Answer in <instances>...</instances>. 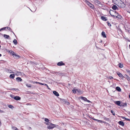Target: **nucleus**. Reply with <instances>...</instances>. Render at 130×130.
<instances>
[{"label":"nucleus","mask_w":130,"mask_h":130,"mask_svg":"<svg viewBox=\"0 0 130 130\" xmlns=\"http://www.w3.org/2000/svg\"><path fill=\"white\" fill-rule=\"evenodd\" d=\"M118 2V4L117 5L121 8H124L125 7V5L121 0H116Z\"/></svg>","instance_id":"1"},{"label":"nucleus","mask_w":130,"mask_h":130,"mask_svg":"<svg viewBox=\"0 0 130 130\" xmlns=\"http://www.w3.org/2000/svg\"><path fill=\"white\" fill-rule=\"evenodd\" d=\"M47 126V128L49 129H51L53 128L54 127H56V124H54L52 123H50Z\"/></svg>","instance_id":"2"},{"label":"nucleus","mask_w":130,"mask_h":130,"mask_svg":"<svg viewBox=\"0 0 130 130\" xmlns=\"http://www.w3.org/2000/svg\"><path fill=\"white\" fill-rule=\"evenodd\" d=\"M86 4L88 5L92 9H94V6L92 4L90 3L89 2H88L87 1H86Z\"/></svg>","instance_id":"3"},{"label":"nucleus","mask_w":130,"mask_h":130,"mask_svg":"<svg viewBox=\"0 0 130 130\" xmlns=\"http://www.w3.org/2000/svg\"><path fill=\"white\" fill-rule=\"evenodd\" d=\"M10 54L13 56H14V57L16 58H19V57L18 55H17L13 51H11Z\"/></svg>","instance_id":"4"},{"label":"nucleus","mask_w":130,"mask_h":130,"mask_svg":"<svg viewBox=\"0 0 130 130\" xmlns=\"http://www.w3.org/2000/svg\"><path fill=\"white\" fill-rule=\"evenodd\" d=\"M117 74L119 77L122 78H124V76L122 75L121 73L119 72H117Z\"/></svg>","instance_id":"5"},{"label":"nucleus","mask_w":130,"mask_h":130,"mask_svg":"<svg viewBox=\"0 0 130 130\" xmlns=\"http://www.w3.org/2000/svg\"><path fill=\"white\" fill-rule=\"evenodd\" d=\"M115 103L117 104V105L121 106V102L120 101H115L114 102Z\"/></svg>","instance_id":"6"},{"label":"nucleus","mask_w":130,"mask_h":130,"mask_svg":"<svg viewBox=\"0 0 130 130\" xmlns=\"http://www.w3.org/2000/svg\"><path fill=\"white\" fill-rule=\"evenodd\" d=\"M57 65L58 66H62V65H65V64L63 63L62 61H61L58 62L57 64Z\"/></svg>","instance_id":"7"},{"label":"nucleus","mask_w":130,"mask_h":130,"mask_svg":"<svg viewBox=\"0 0 130 130\" xmlns=\"http://www.w3.org/2000/svg\"><path fill=\"white\" fill-rule=\"evenodd\" d=\"M101 18V19L104 21H106L107 20V18L106 17L102 16Z\"/></svg>","instance_id":"8"},{"label":"nucleus","mask_w":130,"mask_h":130,"mask_svg":"<svg viewBox=\"0 0 130 130\" xmlns=\"http://www.w3.org/2000/svg\"><path fill=\"white\" fill-rule=\"evenodd\" d=\"M116 13L117 14H118L117 15H115V17L116 18H118L119 19H121L122 17L120 15H119L118 13H116V12H115V13Z\"/></svg>","instance_id":"9"},{"label":"nucleus","mask_w":130,"mask_h":130,"mask_svg":"<svg viewBox=\"0 0 130 130\" xmlns=\"http://www.w3.org/2000/svg\"><path fill=\"white\" fill-rule=\"evenodd\" d=\"M14 99L16 100H19L21 99V98L18 96H15Z\"/></svg>","instance_id":"10"},{"label":"nucleus","mask_w":130,"mask_h":130,"mask_svg":"<svg viewBox=\"0 0 130 130\" xmlns=\"http://www.w3.org/2000/svg\"><path fill=\"white\" fill-rule=\"evenodd\" d=\"M112 8L114 10H116L118 9L117 7L115 5H113Z\"/></svg>","instance_id":"11"},{"label":"nucleus","mask_w":130,"mask_h":130,"mask_svg":"<svg viewBox=\"0 0 130 130\" xmlns=\"http://www.w3.org/2000/svg\"><path fill=\"white\" fill-rule=\"evenodd\" d=\"M53 93L57 96H59V94L58 93L55 91H54L53 92Z\"/></svg>","instance_id":"12"},{"label":"nucleus","mask_w":130,"mask_h":130,"mask_svg":"<svg viewBox=\"0 0 130 130\" xmlns=\"http://www.w3.org/2000/svg\"><path fill=\"white\" fill-rule=\"evenodd\" d=\"M6 71L7 72L9 73H14V72H11V70H10V69H6Z\"/></svg>","instance_id":"13"},{"label":"nucleus","mask_w":130,"mask_h":130,"mask_svg":"<svg viewBox=\"0 0 130 130\" xmlns=\"http://www.w3.org/2000/svg\"><path fill=\"white\" fill-rule=\"evenodd\" d=\"M119 124L120 125L122 126H123L124 125V122L121 121H120L118 122Z\"/></svg>","instance_id":"14"},{"label":"nucleus","mask_w":130,"mask_h":130,"mask_svg":"<svg viewBox=\"0 0 130 130\" xmlns=\"http://www.w3.org/2000/svg\"><path fill=\"white\" fill-rule=\"evenodd\" d=\"M16 80L18 81V82H21L22 81V79L20 78L19 77H18L16 78Z\"/></svg>","instance_id":"15"},{"label":"nucleus","mask_w":130,"mask_h":130,"mask_svg":"<svg viewBox=\"0 0 130 130\" xmlns=\"http://www.w3.org/2000/svg\"><path fill=\"white\" fill-rule=\"evenodd\" d=\"M125 76L128 81H130V78L129 77L126 75H125Z\"/></svg>","instance_id":"16"},{"label":"nucleus","mask_w":130,"mask_h":130,"mask_svg":"<svg viewBox=\"0 0 130 130\" xmlns=\"http://www.w3.org/2000/svg\"><path fill=\"white\" fill-rule=\"evenodd\" d=\"M80 99L83 100H84L85 101H86L87 100V98L85 97L82 96L80 97Z\"/></svg>","instance_id":"17"},{"label":"nucleus","mask_w":130,"mask_h":130,"mask_svg":"<svg viewBox=\"0 0 130 130\" xmlns=\"http://www.w3.org/2000/svg\"><path fill=\"white\" fill-rule=\"evenodd\" d=\"M127 104L126 103H121V106H123L124 107L127 106Z\"/></svg>","instance_id":"18"},{"label":"nucleus","mask_w":130,"mask_h":130,"mask_svg":"<svg viewBox=\"0 0 130 130\" xmlns=\"http://www.w3.org/2000/svg\"><path fill=\"white\" fill-rule=\"evenodd\" d=\"M102 36L104 38H106V36L105 35V32L104 31H103L102 33Z\"/></svg>","instance_id":"19"},{"label":"nucleus","mask_w":130,"mask_h":130,"mask_svg":"<svg viewBox=\"0 0 130 130\" xmlns=\"http://www.w3.org/2000/svg\"><path fill=\"white\" fill-rule=\"evenodd\" d=\"M121 117L122 119H125V120L126 121H130V120L128 118H126L125 117H123V116H121Z\"/></svg>","instance_id":"20"},{"label":"nucleus","mask_w":130,"mask_h":130,"mask_svg":"<svg viewBox=\"0 0 130 130\" xmlns=\"http://www.w3.org/2000/svg\"><path fill=\"white\" fill-rule=\"evenodd\" d=\"M116 90L120 92L121 91V89L118 86L116 87Z\"/></svg>","instance_id":"21"},{"label":"nucleus","mask_w":130,"mask_h":130,"mask_svg":"<svg viewBox=\"0 0 130 130\" xmlns=\"http://www.w3.org/2000/svg\"><path fill=\"white\" fill-rule=\"evenodd\" d=\"M76 91L80 94H82L83 93L82 91H80L79 89H76Z\"/></svg>","instance_id":"22"},{"label":"nucleus","mask_w":130,"mask_h":130,"mask_svg":"<svg viewBox=\"0 0 130 130\" xmlns=\"http://www.w3.org/2000/svg\"><path fill=\"white\" fill-rule=\"evenodd\" d=\"M15 76L14 74H10V78H11L12 79L14 78Z\"/></svg>","instance_id":"23"},{"label":"nucleus","mask_w":130,"mask_h":130,"mask_svg":"<svg viewBox=\"0 0 130 130\" xmlns=\"http://www.w3.org/2000/svg\"><path fill=\"white\" fill-rule=\"evenodd\" d=\"M4 36L6 39H8L9 37V35L5 34L4 35Z\"/></svg>","instance_id":"24"},{"label":"nucleus","mask_w":130,"mask_h":130,"mask_svg":"<svg viewBox=\"0 0 130 130\" xmlns=\"http://www.w3.org/2000/svg\"><path fill=\"white\" fill-rule=\"evenodd\" d=\"M95 2H96L97 4H101V2H100L98 0H95L94 1Z\"/></svg>","instance_id":"25"},{"label":"nucleus","mask_w":130,"mask_h":130,"mask_svg":"<svg viewBox=\"0 0 130 130\" xmlns=\"http://www.w3.org/2000/svg\"><path fill=\"white\" fill-rule=\"evenodd\" d=\"M45 121L46 122H48V123H47V125H49V124H50V123L49 122V120L47 118H45Z\"/></svg>","instance_id":"26"},{"label":"nucleus","mask_w":130,"mask_h":130,"mask_svg":"<svg viewBox=\"0 0 130 130\" xmlns=\"http://www.w3.org/2000/svg\"><path fill=\"white\" fill-rule=\"evenodd\" d=\"M13 42L15 45L17 44V40L15 39H14V40L13 41Z\"/></svg>","instance_id":"27"},{"label":"nucleus","mask_w":130,"mask_h":130,"mask_svg":"<svg viewBox=\"0 0 130 130\" xmlns=\"http://www.w3.org/2000/svg\"><path fill=\"white\" fill-rule=\"evenodd\" d=\"M26 85L27 87H31V85L30 84L27 83L26 84Z\"/></svg>","instance_id":"28"},{"label":"nucleus","mask_w":130,"mask_h":130,"mask_svg":"<svg viewBox=\"0 0 130 130\" xmlns=\"http://www.w3.org/2000/svg\"><path fill=\"white\" fill-rule=\"evenodd\" d=\"M119 67L120 68H122L123 67V64H121L120 63H119Z\"/></svg>","instance_id":"29"},{"label":"nucleus","mask_w":130,"mask_h":130,"mask_svg":"<svg viewBox=\"0 0 130 130\" xmlns=\"http://www.w3.org/2000/svg\"><path fill=\"white\" fill-rule=\"evenodd\" d=\"M14 73L16 75H17L18 76L19 75H24V73H23L21 72L20 74H18L17 73Z\"/></svg>","instance_id":"30"},{"label":"nucleus","mask_w":130,"mask_h":130,"mask_svg":"<svg viewBox=\"0 0 130 130\" xmlns=\"http://www.w3.org/2000/svg\"><path fill=\"white\" fill-rule=\"evenodd\" d=\"M61 101L63 103H65L66 102V100L63 99H61Z\"/></svg>","instance_id":"31"},{"label":"nucleus","mask_w":130,"mask_h":130,"mask_svg":"<svg viewBox=\"0 0 130 130\" xmlns=\"http://www.w3.org/2000/svg\"><path fill=\"white\" fill-rule=\"evenodd\" d=\"M8 106L10 108H13V106L11 105H9Z\"/></svg>","instance_id":"32"},{"label":"nucleus","mask_w":130,"mask_h":130,"mask_svg":"<svg viewBox=\"0 0 130 130\" xmlns=\"http://www.w3.org/2000/svg\"><path fill=\"white\" fill-rule=\"evenodd\" d=\"M12 129H14V130H17L18 129V128L12 126Z\"/></svg>","instance_id":"33"},{"label":"nucleus","mask_w":130,"mask_h":130,"mask_svg":"<svg viewBox=\"0 0 130 130\" xmlns=\"http://www.w3.org/2000/svg\"><path fill=\"white\" fill-rule=\"evenodd\" d=\"M111 112L113 115L115 116V113L113 111V110H111Z\"/></svg>","instance_id":"34"},{"label":"nucleus","mask_w":130,"mask_h":130,"mask_svg":"<svg viewBox=\"0 0 130 130\" xmlns=\"http://www.w3.org/2000/svg\"><path fill=\"white\" fill-rule=\"evenodd\" d=\"M10 96L11 98L14 99V97H15V96L11 94L10 95Z\"/></svg>","instance_id":"35"},{"label":"nucleus","mask_w":130,"mask_h":130,"mask_svg":"<svg viewBox=\"0 0 130 130\" xmlns=\"http://www.w3.org/2000/svg\"><path fill=\"white\" fill-rule=\"evenodd\" d=\"M40 84H41V85H43L44 86L47 85V84H44V83H40Z\"/></svg>","instance_id":"36"},{"label":"nucleus","mask_w":130,"mask_h":130,"mask_svg":"<svg viewBox=\"0 0 130 130\" xmlns=\"http://www.w3.org/2000/svg\"><path fill=\"white\" fill-rule=\"evenodd\" d=\"M110 12V14L112 16V17H115V15H113V14H111V10H110V12Z\"/></svg>","instance_id":"37"},{"label":"nucleus","mask_w":130,"mask_h":130,"mask_svg":"<svg viewBox=\"0 0 130 130\" xmlns=\"http://www.w3.org/2000/svg\"><path fill=\"white\" fill-rule=\"evenodd\" d=\"M72 91L73 92V93H75L76 92V90H75V89L73 90Z\"/></svg>","instance_id":"38"},{"label":"nucleus","mask_w":130,"mask_h":130,"mask_svg":"<svg viewBox=\"0 0 130 130\" xmlns=\"http://www.w3.org/2000/svg\"><path fill=\"white\" fill-rule=\"evenodd\" d=\"M98 122H99L100 123H102V122L104 123L103 121L101 120H98Z\"/></svg>","instance_id":"39"},{"label":"nucleus","mask_w":130,"mask_h":130,"mask_svg":"<svg viewBox=\"0 0 130 130\" xmlns=\"http://www.w3.org/2000/svg\"><path fill=\"white\" fill-rule=\"evenodd\" d=\"M0 112L1 113H5V111H4L0 109Z\"/></svg>","instance_id":"40"},{"label":"nucleus","mask_w":130,"mask_h":130,"mask_svg":"<svg viewBox=\"0 0 130 130\" xmlns=\"http://www.w3.org/2000/svg\"><path fill=\"white\" fill-rule=\"evenodd\" d=\"M92 119L93 120H95V121H96L97 122H98V120H98V119H96L95 118H92Z\"/></svg>","instance_id":"41"},{"label":"nucleus","mask_w":130,"mask_h":130,"mask_svg":"<svg viewBox=\"0 0 130 130\" xmlns=\"http://www.w3.org/2000/svg\"><path fill=\"white\" fill-rule=\"evenodd\" d=\"M7 27H3V28H2L1 29V30H5V29H6Z\"/></svg>","instance_id":"42"},{"label":"nucleus","mask_w":130,"mask_h":130,"mask_svg":"<svg viewBox=\"0 0 130 130\" xmlns=\"http://www.w3.org/2000/svg\"><path fill=\"white\" fill-rule=\"evenodd\" d=\"M66 104H67V105H69V103L68 102H67V101H66V102L65 103Z\"/></svg>","instance_id":"43"},{"label":"nucleus","mask_w":130,"mask_h":130,"mask_svg":"<svg viewBox=\"0 0 130 130\" xmlns=\"http://www.w3.org/2000/svg\"><path fill=\"white\" fill-rule=\"evenodd\" d=\"M8 30H9L10 31V30H11V29L9 27H7Z\"/></svg>","instance_id":"44"},{"label":"nucleus","mask_w":130,"mask_h":130,"mask_svg":"<svg viewBox=\"0 0 130 130\" xmlns=\"http://www.w3.org/2000/svg\"><path fill=\"white\" fill-rule=\"evenodd\" d=\"M127 73L129 74V75H130V71L129 70H127Z\"/></svg>","instance_id":"45"},{"label":"nucleus","mask_w":130,"mask_h":130,"mask_svg":"<svg viewBox=\"0 0 130 130\" xmlns=\"http://www.w3.org/2000/svg\"><path fill=\"white\" fill-rule=\"evenodd\" d=\"M15 72H17V73H18L19 74H20L21 73V72H20L17 71Z\"/></svg>","instance_id":"46"},{"label":"nucleus","mask_w":130,"mask_h":130,"mask_svg":"<svg viewBox=\"0 0 130 130\" xmlns=\"http://www.w3.org/2000/svg\"><path fill=\"white\" fill-rule=\"evenodd\" d=\"M108 25L109 26H111V24L109 23H108Z\"/></svg>","instance_id":"47"},{"label":"nucleus","mask_w":130,"mask_h":130,"mask_svg":"<svg viewBox=\"0 0 130 130\" xmlns=\"http://www.w3.org/2000/svg\"><path fill=\"white\" fill-rule=\"evenodd\" d=\"M109 78L110 79H111L113 78V77L112 76H110V77H109Z\"/></svg>","instance_id":"48"},{"label":"nucleus","mask_w":130,"mask_h":130,"mask_svg":"<svg viewBox=\"0 0 130 130\" xmlns=\"http://www.w3.org/2000/svg\"><path fill=\"white\" fill-rule=\"evenodd\" d=\"M35 83L36 84H40V83L38 82H35Z\"/></svg>","instance_id":"49"},{"label":"nucleus","mask_w":130,"mask_h":130,"mask_svg":"<svg viewBox=\"0 0 130 130\" xmlns=\"http://www.w3.org/2000/svg\"><path fill=\"white\" fill-rule=\"evenodd\" d=\"M46 86H47V87L48 89H50V88H49V87H48V86L47 85H46Z\"/></svg>","instance_id":"50"},{"label":"nucleus","mask_w":130,"mask_h":130,"mask_svg":"<svg viewBox=\"0 0 130 130\" xmlns=\"http://www.w3.org/2000/svg\"><path fill=\"white\" fill-rule=\"evenodd\" d=\"M87 101V102H90V101H89V100H87V101Z\"/></svg>","instance_id":"51"},{"label":"nucleus","mask_w":130,"mask_h":130,"mask_svg":"<svg viewBox=\"0 0 130 130\" xmlns=\"http://www.w3.org/2000/svg\"><path fill=\"white\" fill-rule=\"evenodd\" d=\"M11 51V50H10V51H9V53H10L11 52V51Z\"/></svg>","instance_id":"52"},{"label":"nucleus","mask_w":130,"mask_h":130,"mask_svg":"<svg viewBox=\"0 0 130 130\" xmlns=\"http://www.w3.org/2000/svg\"><path fill=\"white\" fill-rule=\"evenodd\" d=\"M32 83H33V84H34L35 83V82H33V81H32Z\"/></svg>","instance_id":"53"},{"label":"nucleus","mask_w":130,"mask_h":130,"mask_svg":"<svg viewBox=\"0 0 130 130\" xmlns=\"http://www.w3.org/2000/svg\"><path fill=\"white\" fill-rule=\"evenodd\" d=\"M13 89L14 90H17V89H15V88H14V89Z\"/></svg>","instance_id":"54"},{"label":"nucleus","mask_w":130,"mask_h":130,"mask_svg":"<svg viewBox=\"0 0 130 130\" xmlns=\"http://www.w3.org/2000/svg\"><path fill=\"white\" fill-rule=\"evenodd\" d=\"M105 119L106 120H108V118H106Z\"/></svg>","instance_id":"55"},{"label":"nucleus","mask_w":130,"mask_h":130,"mask_svg":"<svg viewBox=\"0 0 130 130\" xmlns=\"http://www.w3.org/2000/svg\"><path fill=\"white\" fill-rule=\"evenodd\" d=\"M129 97L130 98V94L129 95Z\"/></svg>","instance_id":"56"},{"label":"nucleus","mask_w":130,"mask_h":130,"mask_svg":"<svg viewBox=\"0 0 130 130\" xmlns=\"http://www.w3.org/2000/svg\"><path fill=\"white\" fill-rule=\"evenodd\" d=\"M2 56V55L1 54H0V57Z\"/></svg>","instance_id":"57"},{"label":"nucleus","mask_w":130,"mask_h":130,"mask_svg":"<svg viewBox=\"0 0 130 130\" xmlns=\"http://www.w3.org/2000/svg\"><path fill=\"white\" fill-rule=\"evenodd\" d=\"M102 41L101 40L100 42L102 43Z\"/></svg>","instance_id":"58"},{"label":"nucleus","mask_w":130,"mask_h":130,"mask_svg":"<svg viewBox=\"0 0 130 130\" xmlns=\"http://www.w3.org/2000/svg\"><path fill=\"white\" fill-rule=\"evenodd\" d=\"M129 48H130V44L129 45Z\"/></svg>","instance_id":"59"},{"label":"nucleus","mask_w":130,"mask_h":130,"mask_svg":"<svg viewBox=\"0 0 130 130\" xmlns=\"http://www.w3.org/2000/svg\"><path fill=\"white\" fill-rule=\"evenodd\" d=\"M1 30V29H0V31Z\"/></svg>","instance_id":"60"},{"label":"nucleus","mask_w":130,"mask_h":130,"mask_svg":"<svg viewBox=\"0 0 130 130\" xmlns=\"http://www.w3.org/2000/svg\"><path fill=\"white\" fill-rule=\"evenodd\" d=\"M1 45H0V48L1 47Z\"/></svg>","instance_id":"61"},{"label":"nucleus","mask_w":130,"mask_h":130,"mask_svg":"<svg viewBox=\"0 0 130 130\" xmlns=\"http://www.w3.org/2000/svg\"><path fill=\"white\" fill-rule=\"evenodd\" d=\"M36 9L35 10V11H36Z\"/></svg>","instance_id":"62"}]
</instances>
